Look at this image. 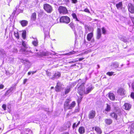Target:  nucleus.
<instances>
[{"mask_svg":"<svg viewBox=\"0 0 134 134\" xmlns=\"http://www.w3.org/2000/svg\"><path fill=\"white\" fill-rule=\"evenodd\" d=\"M70 101L69 99H67L66 100L64 104V108L65 110L71 109L75 106L76 104L75 102L73 101L71 104H70Z\"/></svg>","mask_w":134,"mask_h":134,"instance_id":"nucleus-1","label":"nucleus"},{"mask_svg":"<svg viewBox=\"0 0 134 134\" xmlns=\"http://www.w3.org/2000/svg\"><path fill=\"white\" fill-rule=\"evenodd\" d=\"M85 86L83 84L81 85L78 88V93L81 96L85 94Z\"/></svg>","mask_w":134,"mask_h":134,"instance_id":"nucleus-2","label":"nucleus"},{"mask_svg":"<svg viewBox=\"0 0 134 134\" xmlns=\"http://www.w3.org/2000/svg\"><path fill=\"white\" fill-rule=\"evenodd\" d=\"M43 8L45 10L49 13H51L53 10V8L52 7L47 4H44Z\"/></svg>","mask_w":134,"mask_h":134,"instance_id":"nucleus-3","label":"nucleus"},{"mask_svg":"<svg viewBox=\"0 0 134 134\" xmlns=\"http://www.w3.org/2000/svg\"><path fill=\"white\" fill-rule=\"evenodd\" d=\"M60 21L61 22L68 24L70 21V18L68 16H64L61 17L60 18Z\"/></svg>","mask_w":134,"mask_h":134,"instance_id":"nucleus-4","label":"nucleus"},{"mask_svg":"<svg viewBox=\"0 0 134 134\" xmlns=\"http://www.w3.org/2000/svg\"><path fill=\"white\" fill-rule=\"evenodd\" d=\"M59 11L60 13L62 14H65L68 13V11L65 7L60 6L59 8Z\"/></svg>","mask_w":134,"mask_h":134,"instance_id":"nucleus-5","label":"nucleus"},{"mask_svg":"<svg viewBox=\"0 0 134 134\" xmlns=\"http://www.w3.org/2000/svg\"><path fill=\"white\" fill-rule=\"evenodd\" d=\"M95 111L92 110L88 114V118L90 119L93 118L96 115Z\"/></svg>","mask_w":134,"mask_h":134,"instance_id":"nucleus-6","label":"nucleus"},{"mask_svg":"<svg viewBox=\"0 0 134 134\" xmlns=\"http://www.w3.org/2000/svg\"><path fill=\"white\" fill-rule=\"evenodd\" d=\"M62 84L60 82L58 81L57 83V85L55 87V90L57 92H59L60 90L62 88Z\"/></svg>","mask_w":134,"mask_h":134,"instance_id":"nucleus-7","label":"nucleus"},{"mask_svg":"<svg viewBox=\"0 0 134 134\" xmlns=\"http://www.w3.org/2000/svg\"><path fill=\"white\" fill-rule=\"evenodd\" d=\"M15 89V87L14 86L11 87L10 88L7 90L5 94V96H7L9 94L14 90Z\"/></svg>","mask_w":134,"mask_h":134,"instance_id":"nucleus-8","label":"nucleus"},{"mask_svg":"<svg viewBox=\"0 0 134 134\" xmlns=\"http://www.w3.org/2000/svg\"><path fill=\"white\" fill-rule=\"evenodd\" d=\"M129 10L132 13H134V6L131 3H129L128 4Z\"/></svg>","mask_w":134,"mask_h":134,"instance_id":"nucleus-9","label":"nucleus"},{"mask_svg":"<svg viewBox=\"0 0 134 134\" xmlns=\"http://www.w3.org/2000/svg\"><path fill=\"white\" fill-rule=\"evenodd\" d=\"M61 74L60 73L57 72H56L53 75V77L51 78L52 80H54L55 79H58L60 76Z\"/></svg>","mask_w":134,"mask_h":134,"instance_id":"nucleus-10","label":"nucleus"},{"mask_svg":"<svg viewBox=\"0 0 134 134\" xmlns=\"http://www.w3.org/2000/svg\"><path fill=\"white\" fill-rule=\"evenodd\" d=\"M118 93L121 95H123L125 94V91L122 88H120L117 91Z\"/></svg>","mask_w":134,"mask_h":134,"instance_id":"nucleus-11","label":"nucleus"},{"mask_svg":"<svg viewBox=\"0 0 134 134\" xmlns=\"http://www.w3.org/2000/svg\"><path fill=\"white\" fill-rule=\"evenodd\" d=\"M131 107V105L128 103H125L123 106V108L126 110H129Z\"/></svg>","mask_w":134,"mask_h":134,"instance_id":"nucleus-12","label":"nucleus"},{"mask_svg":"<svg viewBox=\"0 0 134 134\" xmlns=\"http://www.w3.org/2000/svg\"><path fill=\"white\" fill-rule=\"evenodd\" d=\"M94 128L95 130L97 132V134H100L102 133V131L98 127H93L92 129L93 130Z\"/></svg>","mask_w":134,"mask_h":134,"instance_id":"nucleus-13","label":"nucleus"},{"mask_svg":"<svg viewBox=\"0 0 134 134\" xmlns=\"http://www.w3.org/2000/svg\"><path fill=\"white\" fill-rule=\"evenodd\" d=\"M108 97L110 99L112 100H114L115 99V96L113 93H109L108 94Z\"/></svg>","mask_w":134,"mask_h":134,"instance_id":"nucleus-14","label":"nucleus"},{"mask_svg":"<svg viewBox=\"0 0 134 134\" xmlns=\"http://www.w3.org/2000/svg\"><path fill=\"white\" fill-rule=\"evenodd\" d=\"M93 36V34L92 32H91L88 34L87 36V39L88 41H91Z\"/></svg>","mask_w":134,"mask_h":134,"instance_id":"nucleus-15","label":"nucleus"},{"mask_svg":"<svg viewBox=\"0 0 134 134\" xmlns=\"http://www.w3.org/2000/svg\"><path fill=\"white\" fill-rule=\"evenodd\" d=\"M105 122L107 125H110L112 124L113 120L112 119H105Z\"/></svg>","mask_w":134,"mask_h":134,"instance_id":"nucleus-16","label":"nucleus"},{"mask_svg":"<svg viewBox=\"0 0 134 134\" xmlns=\"http://www.w3.org/2000/svg\"><path fill=\"white\" fill-rule=\"evenodd\" d=\"M92 86H90L89 87L87 88L86 91H85V94H87L89 93L92 90Z\"/></svg>","mask_w":134,"mask_h":134,"instance_id":"nucleus-17","label":"nucleus"},{"mask_svg":"<svg viewBox=\"0 0 134 134\" xmlns=\"http://www.w3.org/2000/svg\"><path fill=\"white\" fill-rule=\"evenodd\" d=\"M37 56H38L42 57L43 56H46L48 55V54L47 53L43 52L40 53V54H39L38 53L37 54Z\"/></svg>","mask_w":134,"mask_h":134,"instance_id":"nucleus-18","label":"nucleus"},{"mask_svg":"<svg viewBox=\"0 0 134 134\" xmlns=\"http://www.w3.org/2000/svg\"><path fill=\"white\" fill-rule=\"evenodd\" d=\"M79 131L80 134H83L85 132L84 128L83 127H80L79 128Z\"/></svg>","mask_w":134,"mask_h":134,"instance_id":"nucleus-19","label":"nucleus"},{"mask_svg":"<svg viewBox=\"0 0 134 134\" xmlns=\"http://www.w3.org/2000/svg\"><path fill=\"white\" fill-rule=\"evenodd\" d=\"M110 116L114 118L115 120H117L118 116L116 114L114 113H111L110 114Z\"/></svg>","mask_w":134,"mask_h":134,"instance_id":"nucleus-20","label":"nucleus"},{"mask_svg":"<svg viewBox=\"0 0 134 134\" xmlns=\"http://www.w3.org/2000/svg\"><path fill=\"white\" fill-rule=\"evenodd\" d=\"M20 23L23 26H26L28 22L25 20H23L20 21Z\"/></svg>","mask_w":134,"mask_h":134,"instance_id":"nucleus-21","label":"nucleus"},{"mask_svg":"<svg viewBox=\"0 0 134 134\" xmlns=\"http://www.w3.org/2000/svg\"><path fill=\"white\" fill-rule=\"evenodd\" d=\"M72 15L74 19H75V21H78L80 23L81 22V21L77 19V15L75 13H72Z\"/></svg>","mask_w":134,"mask_h":134,"instance_id":"nucleus-22","label":"nucleus"},{"mask_svg":"<svg viewBox=\"0 0 134 134\" xmlns=\"http://www.w3.org/2000/svg\"><path fill=\"white\" fill-rule=\"evenodd\" d=\"M70 87L68 86L65 88V94H66L68 93L70 91Z\"/></svg>","mask_w":134,"mask_h":134,"instance_id":"nucleus-23","label":"nucleus"},{"mask_svg":"<svg viewBox=\"0 0 134 134\" xmlns=\"http://www.w3.org/2000/svg\"><path fill=\"white\" fill-rule=\"evenodd\" d=\"M116 7L118 9H121L122 7V3L121 2H120L116 5Z\"/></svg>","mask_w":134,"mask_h":134,"instance_id":"nucleus-24","label":"nucleus"},{"mask_svg":"<svg viewBox=\"0 0 134 134\" xmlns=\"http://www.w3.org/2000/svg\"><path fill=\"white\" fill-rule=\"evenodd\" d=\"M130 132L131 133H134V123H133L131 125Z\"/></svg>","mask_w":134,"mask_h":134,"instance_id":"nucleus-25","label":"nucleus"},{"mask_svg":"<svg viewBox=\"0 0 134 134\" xmlns=\"http://www.w3.org/2000/svg\"><path fill=\"white\" fill-rule=\"evenodd\" d=\"M36 18V13H33L31 16V18L32 20H35Z\"/></svg>","mask_w":134,"mask_h":134,"instance_id":"nucleus-26","label":"nucleus"},{"mask_svg":"<svg viewBox=\"0 0 134 134\" xmlns=\"http://www.w3.org/2000/svg\"><path fill=\"white\" fill-rule=\"evenodd\" d=\"M14 34L15 37L16 38L18 39H19V36L18 33V31H14Z\"/></svg>","mask_w":134,"mask_h":134,"instance_id":"nucleus-27","label":"nucleus"},{"mask_svg":"<svg viewBox=\"0 0 134 134\" xmlns=\"http://www.w3.org/2000/svg\"><path fill=\"white\" fill-rule=\"evenodd\" d=\"M36 39V40H34L32 41V43L35 46H37L38 45V42L37 39Z\"/></svg>","mask_w":134,"mask_h":134,"instance_id":"nucleus-28","label":"nucleus"},{"mask_svg":"<svg viewBox=\"0 0 134 134\" xmlns=\"http://www.w3.org/2000/svg\"><path fill=\"white\" fill-rule=\"evenodd\" d=\"M111 65L115 68H117L118 67L119 64L118 63L115 62L113 63Z\"/></svg>","mask_w":134,"mask_h":134,"instance_id":"nucleus-29","label":"nucleus"},{"mask_svg":"<svg viewBox=\"0 0 134 134\" xmlns=\"http://www.w3.org/2000/svg\"><path fill=\"white\" fill-rule=\"evenodd\" d=\"M26 36V32L25 31H23L22 33V37L23 38L25 39Z\"/></svg>","mask_w":134,"mask_h":134,"instance_id":"nucleus-30","label":"nucleus"},{"mask_svg":"<svg viewBox=\"0 0 134 134\" xmlns=\"http://www.w3.org/2000/svg\"><path fill=\"white\" fill-rule=\"evenodd\" d=\"M110 109L111 107L108 104H107V107L105 110L107 111H109L110 110Z\"/></svg>","mask_w":134,"mask_h":134,"instance_id":"nucleus-31","label":"nucleus"},{"mask_svg":"<svg viewBox=\"0 0 134 134\" xmlns=\"http://www.w3.org/2000/svg\"><path fill=\"white\" fill-rule=\"evenodd\" d=\"M22 45L25 48H27V45L26 42L24 41H22Z\"/></svg>","mask_w":134,"mask_h":134,"instance_id":"nucleus-32","label":"nucleus"},{"mask_svg":"<svg viewBox=\"0 0 134 134\" xmlns=\"http://www.w3.org/2000/svg\"><path fill=\"white\" fill-rule=\"evenodd\" d=\"M114 72H108L106 74L109 76H111L113 75H114L115 74H114Z\"/></svg>","mask_w":134,"mask_h":134,"instance_id":"nucleus-33","label":"nucleus"},{"mask_svg":"<svg viewBox=\"0 0 134 134\" xmlns=\"http://www.w3.org/2000/svg\"><path fill=\"white\" fill-rule=\"evenodd\" d=\"M121 41L125 42H127V40L126 38L124 37H122L121 38Z\"/></svg>","mask_w":134,"mask_h":134,"instance_id":"nucleus-34","label":"nucleus"},{"mask_svg":"<svg viewBox=\"0 0 134 134\" xmlns=\"http://www.w3.org/2000/svg\"><path fill=\"white\" fill-rule=\"evenodd\" d=\"M75 53V52L74 51H72L70 52L65 54V55H69L71 54H74Z\"/></svg>","mask_w":134,"mask_h":134,"instance_id":"nucleus-35","label":"nucleus"},{"mask_svg":"<svg viewBox=\"0 0 134 134\" xmlns=\"http://www.w3.org/2000/svg\"><path fill=\"white\" fill-rule=\"evenodd\" d=\"M102 31L103 34H106V30L104 28V27H103L102 28Z\"/></svg>","mask_w":134,"mask_h":134,"instance_id":"nucleus-36","label":"nucleus"},{"mask_svg":"<svg viewBox=\"0 0 134 134\" xmlns=\"http://www.w3.org/2000/svg\"><path fill=\"white\" fill-rule=\"evenodd\" d=\"M101 33H98L97 34V39H99L101 37Z\"/></svg>","mask_w":134,"mask_h":134,"instance_id":"nucleus-37","label":"nucleus"},{"mask_svg":"<svg viewBox=\"0 0 134 134\" xmlns=\"http://www.w3.org/2000/svg\"><path fill=\"white\" fill-rule=\"evenodd\" d=\"M13 52L15 53H17L18 52V50L17 49L15 48H14L13 49Z\"/></svg>","mask_w":134,"mask_h":134,"instance_id":"nucleus-38","label":"nucleus"},{"mask_svg":"<svg viewBox=\"0 0 134 134\" xmlns=\"http://www.w3.org/2000/svg\"><path fill=\"white\" fill-rule=\"evenodd\" d=\"M6 106L5 104H3L2 105V108L4 109V110H6Z\"/></svg>","mask_w":134,"mask_h":134,"instance_id":"nucleus-39","label":"nucleus"},{"mask_svg":"<svg viewBox=\"0 0 134 134\" xmlns=\"http://www.w3.org/2000/svg\"><path fill=\"white\" fill-rule=\"evenodd\" d=\"M131 97L132 98L134 99V93L132 92L130 95Z\"/></svg>","mask_w":134,"mask_h":134,"instance_id":"nucleus-40","label":"nucleus"},{"mask_svg":"<svg viewBox=\"0 0 134 134\" xmlns=\"http://www.w3.org/2000/svg\"><path fill=\"white\" fill-rule=\"evenodd\" d=\"M5 74L7 75H12V74L10 73L9 72L7 71H5Z\"/></svg>","mask_w":134,"mask_h":134,"instance_id":"nucleus-41","label":"nucleus"},{"mask_svg":"<svg viewBox=\"0 0 134 134\" xmlns=\"http://www.w3.org/2000/svg\"><path fill=\"white\" fill-rule=\"evenodd\" d=\"M84 11L89 13H90V11L87 8H86L85 9Z\"/></svg>","mask_w":134,"mask_h":134,"instance_id":"nucleus-42","label":"nucleus"},{"mask_svg":"<svg viewBox=\"0 0 134 134\" xmlns=\"http://www.w3.org/2000/svg\"><path fill=\"white\" fill-rule=\"evenodd\" d=\"M24 61L25 62H24L25 63H27L28 64H29H29L30 63L29 62L28 60H25Z\"/></svg>","mask_w":134,"mask_h":134,"instance_id":"nucleus-43","label":"nucleus"},{"mask_svg":"<svg viewBox=\"0 0 134 134\" xmlns=\"http://www.w3.org/2000/svg\"><path fill=\"white\" fill-rule=\"evenodd\" d=\"M47 76H51V73L49 72H47Z\"/></svg>","mask_w":134,"mask_h":134,"instance_id":"nucleus-44","label":"nucleus"},{"mask_svg":"<svg viewBox=\"0 0 134 134\" xmlns=\"http://www.w3.org/2000/svg\"><path fill=\"white\" fill-rule=\"evenodd\" d=\"M72 3H77V0H71Z\"/></svg>","mask_w":134,"mask_h":134,"instance_id":"nucleus-45","label":"nucleus"},{"mask_svg":"<svg viewBox=\"0 0 134 134\" xmlns=\"http://www.w3.org/2000/svg\"><path fill=\"white\" fill-rule=\"evenodd\" d=\"M132 87L133 90L134 91V82H133L132 83Z\"/></svg>","mask_w":134,"mask_h":134,"instance_id":"nucleus-46","label":"nucleus"},{"mask_svg":"<svg viewBox=\"0 0 134 134\" xmlns=\"http://www.w3.org/2000/svg\"><path fill=\"white\" fill-rule=\"evenodd\" d=\"M78 60H76H76H73L72 61H70L69 62V63H75V62H76Z\"/></svg>","mask_w":134,"mask_h":134,"instance_id":"nucleus-47","label":"nucleus"},{"mask_svg":"<svg viewBox=\"0 0 134 134\" xmlns=\"http://www.w3.org/2000/svg\"><path fill=\"white\" fill-rule=\"evenodd\" d=\"M97 33H101V30L99 28H98L97 29Z\"/></svg>","mask_w":134,"mask_h":134,"instance_id":"nucleus-48","label":"nucleus"},{"mask_svg":"<svg viewBox=\"0 0 134 134\" xmlns=\"http://www.w3.org/2000/svg\"><path fill=\"white\" fill-rule=\"evenodd\" d=\"M4 86L2 85H0V89H2L3 88Z\"/></svg>","mask_w":134,"mask_h":134,"instance_id":"nucleus-49","label":"nucleus"},{"mask_svg":"<svg viewBox=\"0 0 134 134\" xmlns=\"http://www.w3.org/2000/svg\"><path fill=\"white\" fill-rule=\"evenodd\" d=\"M69 25H70V26L71 28H72V27L73 26V24L72 23H71Z\"/></svg>","mask_w":134,"mask_h":134,"instance_id":"nucleus-50","label":"nucleus"},{"mask_svg":"<svg viewBox=\"0 0 134 134\" xmlns=\"http://www.w3.org/2000/svg\"><path fill=\"white\" fill-rule=\"evenodd\" d=\"M27 80L26 79H24V80L23 84H25L26 82H27Z\"/></svg>","mask_w":134,"mask_h":134,"instance_id":"nucleus-51","label":"nucleus"},{"mask_svg":"<svg viewBox=\"0 0 134 134\" xmlns=\"http://www.w3.org/2000/svg\"><path fill=\"white\" fill-rule=\"evenodd\" d=\"M76 124L75 123H74L73 124V126H72V128L73 129H74L75 128V127H76Z\"/></svg>","mask_w":134,"mask_h":134,"instance_id":"nucleus-52","label":"nucleus"},{"mask_svg":"<svg viewBox=\"0 0 134 134\" xmlns=\"http://www.w3.org/2000/svg\"><path fill=\"white\" fill-rule=\"evenodd\" d=\"M31 74H34V73H35L36 72V71H31Z\"/></svg>","mask_w":134,"mask_h":134,"instance_id":"nucleus-53","label":"nucleus"},{"mask_svg":"<svg viewBox=\"0 0 134 134\" xmlns=\"http://www.w3.org/2000/svg\"><path fill=\"white\" fill-rule=\"evenodd\" d=\"M28 69L26 68H25L24 69V70L25 71V73L28 70Z\"/></svg>","mask_w":134,"mask_h":134,"instance_id":"nucleus-54","label":"nucleus"},{"mask_svg":"<svg viewBox=\"0 0 134 134\" xmlns=\"http://www.w3.org/2000/svg\"><path fill=\"white\" fill-rule=\"evenodd\" d=\"M131 20L133 23L134 24V18H133L131 19Z\"/></svg>","mask_w":134,"mask_h":134,"instance_id":"nucleus-55","label":"nucleus"},{"mask_svg":"<svg viewBox=\"0 0 134 134\" xmlns=\"http://www.w3.org/2000/svg\"><path fill=\"white\" fill-rule=\"evenodd\" d=\"M81 99H82V98H81L80 99H78V103H80L81 102Z\"/></svg>","mask_w":134,"mask_h":134,"instance_id":"nucleus-56","label":"nucleus"},{"mask_svg":"<svg viewBox=\"0 0 134 134\" xmlns=\"http://www.w3.org/2000/svg\"><path fill=\"white\" fill-rule=\"evenodd\" d=\"M84 59V58H79V60L80 61Z\"/></svg>","mask_w":134,"mask_h":134,"instance_id":"nucleus-57","label":"nucleus"},{"mask_svg":"<svg viewBox=\"0 0 134 134\" xmlns=\"http://www.w3.org/2000/svg\"><path fill=\"white\" fill-rule=\"evenodd\" d=\"M31 74V71H29L28 73V74L29 75H30Z\"/></svg>","mask_w":134,"mask_h":134,"instance_id":"nucleus-58","label":"nucleus"},{"mask_svg":"<svg viewBox=\"0 0 134 134\" xmlns=\"http://www.w3.org/2000/svg\"><path fill=\"white\" fill-rule=\"evenodd\" d=\"M80 124V122H79H79L77 123V125L76 126V127H77L78 126V125Z\"/></svg>","mask_w":134,"mask_h":134,"instance_id":"nucleus-59","label":"nucleus"},{"mask_svg":"<svg viewBox=\"0 0 134 134\" xmlns=\"http://www.w3.org/2000/svg\"><path fill=\"white\" fill-rule=\"evenodd\" d=\"M2 53L3 54H5V51H3V52H2Z\"/></svg>","mask_w":134,"mask_h":134,"instance_id":"nucleus-60","label":"nucleus"},{"mask_svg":"<svg viewBox=\"0 0 134 134\" xmlns=\"http://www.w3.org/2000/svg\"><path fill=\"white\" fill-rule=\"evenodd\" d=\"M64 1L66 2H69V0H64Z\"/></svg>","mask_w":134,"mask_h":134,"instance_id":"nucleus-61","label":"nucleus"},{"mask_svg":"<svg viewBox=\"0 0 134 134\" xmlns=\"http://www.w3.org/2000/svg\"><path fill=\"white\" fill-rule=\"evenodd\" d=\"M19 8V6L18 5L16 6V7L15 8L16 9H16Z\"/></svg>","mask_w":134,"mask_h":134,"instance_id":"nucleus-62","label":"nucleus"},{"mask_svg":"<svg viewBox=\"0 0 134 134\" xmlns=\"http://www.w3.org/2000/svg\"><path fill=\"white\" fill-rule=\"evenodd\" d=\"M76 65V64H74V65H73L71 66H74Z\"/></svg>","mask_w":134,"mask_h":134,"instance_id":"nucleus-63","label":"nucleus"},{"mask_svg":"<svg viewBox=\"0 0 134 134\" xmlns=\"http://www.w3.org/2000/svg\"><path fill=\"white\" fill-rule=\"evenodd\" d=\"M54 88V87H51V89H53Z\"/></svg>","mask_w":134,"mask_h":134,"instance_id":"nucleus-64","label":"nucleus"}]
</instances>
